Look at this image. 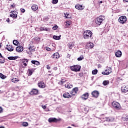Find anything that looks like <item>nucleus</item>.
<instances>
[{
    "instance_id": "obj_60",
    "label": "nucleus",
    "mask_w": 128,
    "mask_h": 128,
    "mask_svg": "<svg viewBox=\"0 0 128 128\" xmlns=\"http://www.w3.org/2000/svg\"><path fill=\"white\" fill-rule=\"evenodd\" d=\"M0 128H5L4 126H0Z\"/></svg>"
},
{
    "instance_id": "obj_37",
    "label": "nucleus",
    "mask_w": 128,
    "mask_h": 128,
    "mask_svg": "<svg viewBox=\"0 0 128 128\" xmlns=\"http://www.w3.org/2000/svg\"><path fill=\"white\" fill-rule=\"evenodd\" d=\"M22 126H28V122H23L22 123Z\"/></svg>"
},
{
    "instance_id": "obj_15",
    "label": "nucleus",
    "mask_w": 128,
    "mask_h": 128,
    "mask_svg": "<svg viewBox=\"0 0 128 128\" xmlns=\"http://www.w3.org/2000/svg\"><path fill=\"white\" fill-rule=\"evenodd\" d=\"M52 58H54L55 60H58V58H60V54L58 52H55L52 56Z\"/></svg>"
},
{
    "instance_id": "obj_57",
    "label": "nucleus",
    "mask_w": 128,
    "mask_h": 128,
    "mask_svg": "<svg viewBox=\"0 0 128 128\" xmlns=\"http://www.w3.org/2000/svg\"><path fill=\"white\" fill-rule=\"evenodd\" d=\"M6 20V22H10V18H7Z\"/></svg>"
},
{
    "instance_id": "obj_51",
    "label": "nucleus",
    "mask_w": 128,
    "mask_h": 128,
    "mask_svg": "<svg viewBox=\"0 0 128 128\" xmlns=\"http://www.w3.org/2000/svg\"><path fill=\"white\" fill-rule=\"evenodd\" d=\"M66 18H72V16H70V14H67V16H66Z\"/></svg>"
},
{
    "instance_id": "obj_64",
    "label": "nucleus",
    "mask_w": 128,
    "mask_h": 128,
    "mask_svg": "<svg viewBox=\"0 0 128 128\" xmlns=\"http://www.w3.org/2000/svg\"><path fill=\"white\" fill-rule=\"evenodd\" d=\"M48 76H52V74H48Z\"/></svg>"
},
{
    "instance_id": "obj_43",
    "label": "nucleus",
    "mask_w": 128,
    "mask_h": 128,
    "mask_svg": "<svg viewBox=\"0 0 128 128\" xmlns=\"http://www.w3.org/2000/svg\"><path fill=\"white\" fill-rule=\"evenodd\" d=\"M64 82H66V80H62L60 81V84L61 86H62V84H64Z\"/></svg>"
},
{
    "instance_id": "obj_22",
    "label": "nucleus",
    "mask_w": 128,
    "mask_h": 128,
    "mask_svg": "<svg viewBox=\"0 0 128 128\" xmlns=\"http://www.w3.org/2000/svg\"><path fill=\"white\" fill-rule=\"evenodd\" d=\"M31 8L32 10L34 11L38 10V6L36 4H34Z\"/></svg>"
},
{
    "instance_id": "obj_49",
    "label": "nucleus",
    "mask_w": 128,
    "mask_h": 128,
    "mask_svg": "<svg viewBox=\"0 0 128 128\" xmlns=\"http://www.w3.org/2000/svg\"><path fill=\"white\" fill-rule=\"evenodd\" d=\"M46 50L48 52H50V50H52V48L46 46Z\"/></svg>"
},
{
    "instance_id": "obj_62",
    "label": "nucleus",
    "mask_w": 128,
    "mask_h": 128,
    "mask_svg": "<svg viewBox=\"0 0 128 128\" xmlns=\"http://www.w3.org/2000/svg\"><path fill=\"white\" fill-rule=\"evenodd\" d=\"M71 126H74V124H72Z\"/></svg>"
},
{
    "instance_id": "obj_61",
    "label": "nucleus",
    "mask_w": 128,
    "mask_h": 128,
    "mask_svg": "<svg viewBox=\"0 0 128 128\" xmlns=\"http://www.w3.org/2000/svg\"><path fill=\"white\" fill-rule=\"evenodd\" d=\"M0 58H2V54L0 53Z\"/></svg>"
},
{
    "instance_id": "obj_44",
    "label": "nucleus",
    "mask_w": 128,
    "mask_h": 128,
    "mask_svg": "<svg viewBox=\"0 0 128 128\" xmlns=\"http://www.w3.org/2000/svg\"><path fill=\"white\" fill-rule=\"evenodd\" d=\"M58 0H53L52 4H58Z\"/></svg>"
},
{
    "instance_id": "obj_12",
    "label": "nucleus",
    "mask_w": 128,
    "mask_h": 128,
    "mask_svg": "<svg viewBox=\"0 0 128 128\" xmlns=\"http://www.w3.org/2000/svg\"><path fill=\"white\" fill-rule=\"evenodd\" d=\"M63 97L64 98H72V96L70 95V94L68 92H66L63 94Z\"/></svg>"
},
{
    "instance_id": "obj_28",
    "label": "nucleus",
    "mask_w": 128,
    "mask_h": 128,
    "mask_svg": "<svg viewBox=\"0 0 128 128\" xmlns=\"http://www.w3.org/2000/svg\"><path fill=\"white\" fill-rule=\"evenodd\" d=\"M28 50H29L30 52H33L35 50L34 48V46H30L28 48Z\"/></svg>"
},
{
    "instance_id": "obj_20",
    "label": "nucleus",
    "mask_w": 128,
    "mask_h": 128,
    "mask_svg": "<svg viewBox=\"0 0 128 128\" xmlns=\"http://www.w3.org/2000/svg\"><path fill=\"white\" fill-rule=\"evenodd\" d=\"M122 51L118 50V51H117L116 54H115V56L116 58H120V56H122Z\"/></svg>"
},
{
    "instance_id": "obj_59",
    "label": "nucleus",
    "mask_w": 128,
    "mask_h": 128,
    "mask_svg": "<svg viewBox=\"0 0 128 128\" xmlns=\"http://www.w3.org/2000/svg\"><path fill=\"white\" fill-rule=\"evenodd\" d=\"M124 2H128V0H123Z\"/></svg>"
},
{
    "instance_id": "obj_25",
    "label": "nucleus",
    "mask_w": 128,
    "mask_h": 128,
    "mask_svg": "<svg viewBox=\"0 0 128 128\" xmlns=\"http://www.w3.org/2000/svg\"><path fill=\"white\" fill-rule=\"evenodd\" d=\"M77 10H82L84 8V6L80 4H77L75 6Z\"/></svg>"
},
{
    "instance_id": "obj_5",
    "label": "nucleus",
    "mask_w": 128,
    "mask_h": 128,
    "mask_svg": "<svg viewBox=\"0 0 128 128\" xmlns=\"http://www.w3.org/2000/svg\"><path fill=\"white\" fill-rule=\"evenodd\" d=\"M118 21L120 24H126V16H121L119 18Z\"/></svg>"
},
{
    "instance_id": "obj_14",
    "label": "nucleus",
    "mask_w": 128,
    "mask_h": 128,
    "mask_svg": "<svg viewBox=\"0 0 128 128\" xmlns=\"http://www.w3.org/2000/svg\"><path fill=\"white\" fill-rule=\"evenodd\" d=\"M24 50V47L22 46H18L16 48V51L18 52H22Z\"/></svg>"
},
{
    "instance_id": "obj_8",
    "label": "nucleus",
    "mask_w": 128,
    "mask_h": 128,
    "mask_svg": "<svg viewBox=\"0 0 128 128\" xmlns=\"http://www.w3.org/2000/svg\"><path fill=\"white\" fill-rule=\"evenodd\" d=\"M90 94H88V92H86L82 96L81 98L83 100H86L88 98Z\"/></svg>"
},
{
    "instance_id": "obj_21",
    "label": "nucleus",
    "mask_w": 128,
    "mask_h": 128,
    "mask_svg": "<svg viewBox=\"0 0 128 128\" xmlns=\"http://www.w3.org/2000/svg\"><path fill=\"white\" fill-rule=\"evenodd\" d=\"M72 21L70 20H67L65 22V26L66 28H68V26L72 24Z\"/></svg>"
},
{
    "instance_id": "obj_63",
    "label": "nucleus",
    "mask_w": 128,
    "mask_h": 128,
    "mask_svg": "<svg viewBox=\"0 0 128 128\" xmlns=\"http://www.w3.org/2000/svg\"><path fill=\"white\" fill-rule=\"evenodd\" d=\"M48 72H52V71L48 70Z\"/></svg>"
},
{
    "instance_id": "obj_38",
    "label": "nucleus",
    "mask_w": 128,
    "mask_h": 128,
    "mask_svg": "<svg viewBox=\"0 0 128 128\" xmlns=\"http://www.w3.org/2000/svg\"><path fill=\"white\" fill-rule=\"evenodd\" d=\"M84 58V56H80V57L78 58V61L82 60Z\"/></svg>"
},
{
    "instance_id": "obj_45",
    "label": "nucleus",
    "mask_w": 128,
    "mask_h": 128,
    "mask_svg": "<svg viewBox=\"0 0 128 128\" xmlns=\"http://www.w3.org/2000/svg\"><path fill=\"white\" fill-rule=\"evenodd\" d=\"M4 112V108L0 106V114H2Z\"/></svg>"
},
{
    "instance_id": "obj_2",
    "label": "nucleus",
    "mask_w": 128,
    "mask_h": 128,
    "mask_svg": "<svg viewBox=\"0 0 128 128\" xmlns=\"http://www.w3.org/2000/svg\"><path fill=\"white\" fill-rule=\"evenodd\" d=\"M70 68L72 72H80V70L82 66L79 64H76L70 66Z\"/></svg>"
},
{
    "instance_id": "obj_18",
    "label": "nucleus",
    "mask_w": 128,
    "mask_h": 128,
    "mask_svg": "<svg viewBox=\"0 0 128 128\" xmlns=\"http://www.w3.org/2000/svg\"><path fill=\"white\" fill-rule=\"evenodd\" d=\"M48 120L49 122H58V120L56 118H50Z\"/></svg>"
},
{
    "instance_id": "obj_35",
    "label": "nucleus",
    "mask_w": 128,
    "mask_h": 128,
    "mask_svg": "<svg viewBox=\"0 0 128 128\" xmlns=\"http://www.w3.org/2000/svg\"><path fill=\"white\" fill-rule=\"evenodd\" d=\"M68 48L72 50V44L71 42H70L68 44Z\"/></svg>"
},
{
    "instance_id": "obj_32",
    "label": "nucleus",
    "mask_w": 128,
    "mask_h": 128,
    "mask_svg": "<svg viewBox=\"0 0 128 128\" xmlns=\"http://www.w3.org/2000/svg\"><path fill=\"white\" fill-rule=\"evenodd\" d=\"M18 44H20V42H18V40H13V44H14V46H18Z\"/></svg>"
},
{
    "instance_id": "obj_23",
    "label": "nucleus",
    "mask_w": 128,
    "mask_h": 128,
    "mask_svg": "<svg viewBox=\"0 0 128 128\" xmlns=\"http://www.w3.org/2000/svg\"><path fill=\"white\" fill-rule=\"evenodd\" d=\"M40 32H42V30H44L45 32H50V28H48L40 27Z\"/></svg>"
},
{
    "instance_id": "obj_40",
    "label": "nucleus",
    "mask_w": 128,
    "mask_h": 128,
    "mask_svg": "<svg viewBox=\"0 0 128 128\" xmlns=\"http://www.w3.org/2000/svg\"><path fill=\"white\" fill-rule=\"evenodd\" d=\"M70 96H76V93L74 92L72 90L70 92Z\"/></svg>"
},
{
    "instance_id": "obj_6",
    "label": "nucleus",
    "mask_w": 128,
    "mask_h": 128,
    "mask_svg": "<svg viewBox=\"0 0 128 128\" xmlns=\"http://www.w3.org/2000/svg\"><path fill=\"white\" fill-rule=\"evenodd\" d=\"M21 64L23 66V68H26L28 64V59L23 58L21 60Z\"/></svg>"
},
{
    "instance_id": "obj_26",
    "label": "nucleus",
    "mask_w": 128,
    "mask_h": 128,
    "mask_svg": "<svg viewBox=\"0 0 128 128\" xmlns=\"http://www.w3.org/2000/svg\"><path fill=\"white\" fill-rule=\"evenodd\" d=\"M8 60H14L18 58V57L16 56H9L8 57Z\"/></svg>"
},
{
    "instance_id": "obj_29",
    "label": "nucleus",
    "mask_w": 128,
    "mask_h": 128,
    "mask_svg": "<svg viewBox=\"0 0 128 128\" xmlns=\"http://www.w3.org/2000/svg\"><path fill=\"white\" fill-rule=\"evenodd\" d=\"M102 84L104 86H108V84H110V81L108 80H105L103 82Z\"/></svg>"
},
{
    "instance_id": "obj_46",
    "label": "nucleus",
    "mask_w": 128,
    "mask_h": 128,
    "mask_svg": "<svg viewBox=\"0 0 128 128\" xmlns=\"http://www.w3.org/2000/svg\"><path fill=\"white\" fill-rule=\"evenodd\" d=\"M34 40H36V42H38L40 41V38H34Z\"/></svg>"
},
{
    "instance_id": "obj_54",
    "label": "nucleus",
    "mask_w": 128,
    "mask_h": 128,
    "mask_svg": "<svg viewBox=\"0 0 128 128\" xmlns=\"http://www.w3.org/2000/svg\"><path fill=\"white\" fill-rule=\"evenodd\" d=\"M20 11L22 12H26V10L22 8H20Z\"/></svg>"
},
{
    "instance_id": "obj_58",
    "label": "nucleus",
    "mask_w": 128,
    "mask_h": 128,
    "mask_svg": "<svg viewBox=\"0 0 128 128\" xmlns=\"http://www.w3.org/2000/svg\"><path fill=\"white\" fill-rule=\"evenodd\" d=\"M11 7L12 8H14L15 6L13 4L11 5Z\"/></svg>"
},
{
    "instance_id": "obj_42",
    "label": "nucleus",
    "mask_w": 128,
    "mask_h": 128,
    "mask_svg": "<svg viewBox=\"0 0 128 128\" xmlns=\"http://www.w3.org/2000/svg\"><path fill=\"white\" fill-rule=\"evenodd\" d=\"M0 78H2V80H4V75L0 73Z\"/></svg>"
},
{
    "instance_id": "obj_47",
    "label": "nucleus",
    "mask_w": 128,
    "mask_h": 128,
    "mask_svg": "<svg viewBox=\"0 0 128 128\" xmlns=\"http://www.w3.org/2000/svg\"><path fill=\"white\" fill-rule=\"evenodd\" d=\"M102 74H104V75H106V76H108V74L109 73H106V72H102Z\"/></svg>"
},
{
    "instance_id": "obj_27",
    "label": "nucleus",
    "mask_w": 128,
    "mask_h": 128,
    "mask_svg": "<svg viewBox=\"0 0 128 128\" xmlns=\"http://www.w3.org/2000/svg\"><path fill=\"white\" fill-rule=\"evenodd\" d=\"M31 62L33 64H36V66H39V64H40V62L37 60H32L31 61Z\"/></svg>"
},
{
    "instance_id": "obj_53",
    "label": "nucleus",
    "mask_w": 128,
    "mask_h": 128,
    "mask_svg": "<svg viewBox=\"0 0 128 128\" xmlns=\"http://www.w3.org/2000/svg\"><path fill=\"white\" fill-rule=\"evenodd\" d=\"M42 108L44 110H46V105H42Z\"/></svg>"
},
{
    "instance_id": "obj_24",
    "label": "nucleus",
    "mask_w": 128,
    "mask_h": 128,
    "mask_svg": "<svg viewBox=\"0 0 128 128\" xmlns=\"http://www.w3.org/2000/svg\"><path fill=\"white\" fill-rule=\"evenodd\" d=\"M86 46H88V48H92L94 46V44L92 42L88 43Z\"/></svg>"
},
{
    "instance_id": "obj_39",
    "label": "nucleus",
    "mask_w": 128,
    "mask_h": 128,
    "mask_svg": "<svg viewBox=\"0 0 128 128\" xmlns=\"http://www.w3.org/2000/svg\"><path fill=\"white\" fill-rule=\"evenodd\" d=\"M92 74H98V70L96 69L92 70Z\"/></svg>"
},
{
    "instance_id": "obj_52",
    "label": "nucleus",
    "mask_w": 128,
    "mask_h": 128,
    "mask_svg": "<svg viewBox=\"0 0 128 128\" xmlns=\"http://www.w3.org/2000/svg\"><path fill=\"white\" fill-rule=\"evenodd\" d=\"M84 76V73H82V72L80 73V74H78V76H79L82 77V76Z\"/></svg>"
},
{
    "instance_id": "obj_41",
    "label": "nucleus",
    "mask_w": 128,
    "mask_h": 128,
    "mask_svg": "<svg viewBox=\"0 0 128 128\" xmlns=\"http://www.w3.org/2000/svg\"><path fill=\"white\" fill-rule=\"evenodd\" d=\"M105 72H106V74H108H108H110V72H112V70H110V69L106 70H105Z\"/></svg>"
},
{
    "instance_id": "obj_50",
    "label": "nucleus",
    "mask_w": 128,
    "mask_h": 128,
    "mask_svg": "<svg viewBox=\"0 0 128 128\" xmlns=\"http://www.w3.org/2000/svg\"><path fill=\"white\" fill-rule=\"evenodd\" d=\"M46 68L47 70H50V66L49 64L46 65Z\"/></svg>"
},
{
    "instance_id": "obj_36",
    "label": "nucleus",
    "mask_w": 128,
    "mask_h": 128,
    "mask_svg": "<svg viewBox=\"0 0 128 128\" xmlns=\"http://www.w3.org/2000/svg\"><path fill=\"white\" fill-rule=\"evenodd\" d=\"M72 90L76 94H78V88H74Z\"/></svg>"
},
{
    "instance_id": "obj_1",
    "label": "nucleus",
    "mask_w": 128,
    "mask_h": 128,
    "mask_svg": "<svg viewBox=\"0 0 128 128\" xmlns=\"http://www.w3.org/2000/svg\"><path fill=\"white\" fill-rule=\"evenodd\" d=\"M92 36V32L88 30L84 31L83 34V36L85 40H92L94 38Z\"/></svg>"
},
{
    "instance_id": "obj_55",
    "label": "nucleus",
    "mask_w": 128,
    "mask_h": 128,
    "mask_svg": "<svg viewBox=\"0 0 128 128\" xmlns=\"http://www.w3.org/2000/svg\"><path fill=\"white\" fill-rule=\"evenodd\" d=\"M53 70H58V67H54V68Z\"/></svg>"
},
{
    "instance_id": "obj_4",
    "label": "nucleus",
    "mask_w": 128,
    "mask_h": 128,
    "mask_svg": "<svg viewBox=\"0 0 128 128\" xmlns=\"http://www.w3.org/2000/svg\"><path fill=\"white\" fill-rule=\"evenodd\" d=\"M112 106L114 108L117 110H120V104L117 102L114 101L112 102Z\"/></svg>"
},
{
    "instance_id": "obj_31",
    "label": "nucleus",
    "mask_w": 128,
    "mask_h": 128,
    "mask_svg": "<svg viewBox=\"0 0 128 128\" xmlns=\"http://www.w3.org/2000/svg\"><path fill=\"white\" fill-rule=\"evenodd\" d=\"M28 76H32V72H34V70L28 69Z\"/></svg>"
},
{
    "instance_id": "obj_9",
    "label": "nucleus",
    "mask_w": 128,
    "mask_h": 128,
    "mask_svg": "<svg viewBox=\"0 0 128 128\" xmlns=\"http://www.w3.org/2000/svg\"><path fill=\"white\" fill-rule=\"evenodd\" d=\"M38 94V90L36 89L33 88L30 92V94L32 96H36Z\"/></svg>"
},
{
    "instance_id": "obj_30",
    "label": "nucleus",
    "mask_w": 128,
    "mask_h": 128,
    "mask_svg": "<svg viewBox=\"0 0 128 128\" xmlns=\"http://www.w3.org/2000/svg\"><path fill=\"white\" fill-rule=\"evenodd\" d=\"M11 82H12L16 83V82H20V79L18 78H13L11 80Z\"/></svg>"
},
{
    "instance_id": "obj_34",
    "label": "nucleus",
    "mask_w": 128,
    "mask_h": 128,
    "mask_svg": "<svg viewBox=\"0 0 128 128\" xmlns=\"http://www.w3.org/2000/svg\"><path fill=\"white\" fill-rule=\"evenodd\" d=\"M2 58H0V64H4V57H1Z\"/></svg>"
},
{
    "instance_id": "obj_56",
    "label": "nucleus",
    "mask_w": 128,
    "mask_h": 128,
    "mask_svg": "<svg viewBox=\"0 0 128 128\" xmlns=\"http://www.w3.org/2000/svg\"><path fill=\"white\" fill-rule=\"evenodd\" d=\"M38 98H42V96H38Z\"/></svg>"
},
{
    "instance_id": "obj_33",
    "label": "nucleus",
    "mask_w": 128,
    "mask_h": 128,
    "mask_svg": "<svg viewBox=\"0 0 128 128\" xmlns=\"http://www.w3.org/2000/svg\"><path fill=\"white\" fill-rule=\"evenodd\" d=\"M53 38L54 40H60V36H54Z\"/></svg>"
},
{
    "instance_id": "obj_7",
    "label": "nucleus",
    "mask_w": 128,
    "mask_h": 128,
    "mask_svg": "<svg viewBox=\"0 0 128 128\" xmlns=\"http://www.w3.org/2000/svg\"><path fill=\"white\" fill-rule=\"evenodd\" d=\"M92 95L94 98H98L100 96V92L98 90H94L92 92Z\"/></svg>"
},
{
    "instance_id": "obj_11",
    "label": "nucleus",
    "mask_w": 128,
    "mask_h": 128,
    "mask_svg": "<svg viewBox=\"0 0 128 128\" xmlns=\"http://www.w3.org/2000/svg\"><path fill=\"white\" fill-rule=\"evenodd\" d=\"M114 120V118L112 117L106 118V119L104 120V122H112Z\"/></svg>"
},
{
    "instance_id": "obj_19",
    "label": "nucleus",
    "mask_w": 128,
    "mask_h": 128,
    "mask_svg": "<svg viewBox=\"0 0 128 128\" xmlns=\"http://www.w3.org/2000/svg\"><path fill=\"white\" fill-rule=\"evenodd\" d=\"M64 86L66 88H72V85L70 82H67L65 84Z\"/></svg>"
},
{
    "instance_id": "obj_3",
    "label": "nucleus",
    "mask_w": 128,
    "mask_h": 128,
    "mask_svg": "<svg viewBox=\"0 0 128 128\" xmlns=\"http://www.w3.org/2000/svg\"><path fill=\"white\" fill-rule=\"evenodd\" d=\"M104 20H106V18H104V16H100L96 18V24H98V26H100L101 24H104Z\"/></svg>"
},
{
    "instance_id": "obj_16",
    "label": "nucleus",
    "mask_w": 128,
    "mask_h": 128,
    "mask_svg": "<svg viewBox=\"0 0 128 128\" xmlns=\"http://www.w3.org/2000/svg\"><path fill=\"white\" fill-rule=\"evenodd\" d=\"M121 90H122V92H128V86H123L121 88Z\"/></svg>"
},
{
    "instance_id": "obj_48",
    "label": "nucleus",
    "mask_w": 128,
    "mask_h": 128,
    "mask_svg": "<svg viewBox=\"0 0 128 128\" xmlns=\"http://www.w3.org/2000/svg\"><path fill=\"white\" fill-rule=\"evenodd\" d=\"M52 30H58V26L56 25L52 27Z\"/></svg>"
},
{
    "instance_id": "obj_10",
    "label": "nucleus",
    "mask_w": 128,
    "mask_h": 128,
    "mask_svg": "<svg viewBox=\"0 0 128 128\" xmlns=\"http://www.w3.org/2000/svg\"><path fill=\"white\" fill-rule=\"evenodd\" d=\"M17 14H18V12H16L13 11V12H12H12H10V16L11 18H18Z\"/></svg>"
},
{
    "instance_id": "obj_13",
    "label": "nucleus",
    "mask_w": 128,
    "mask_h": 128,
    "mask_svg": "<svg viewBox=\"0 0 128 128\" xmlns=\"http://www.w3.org/2000/svg\"><path fill=\"white\" fill-rule=\"evenodd\" d=\"M38 86L40 88H46V84H44V82L42 81L38 83Z\"/></svg>"
},
{
    "instance_id": "obj_17",
    "label": "nucleus",
    "mask_w": 128,
    "mask_h": 128,
    "mask_svg": "<svg viewBox=\"0 0 128 128\" xmlns=\"http://www.w3.org/2000/svg\"><path fill=\"white\" fill-rule=\"evenodd\" d=\"M6 46L7 47L6 48V50H8V52H12L14 50V47L12 45L7 44Z\"/></svg>"
}]
</instances>
